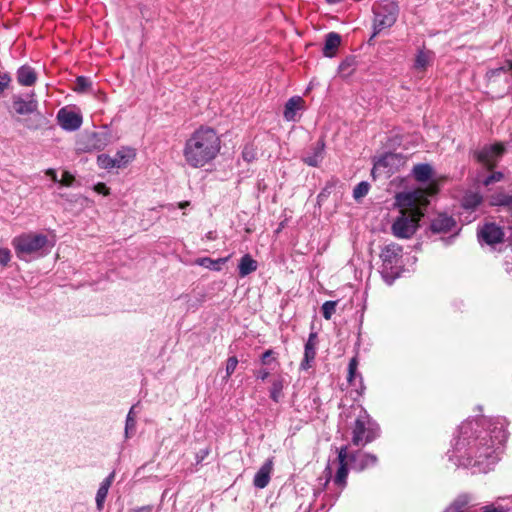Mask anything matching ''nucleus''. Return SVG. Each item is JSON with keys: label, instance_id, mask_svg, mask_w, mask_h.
Wrapping results in <instances>:
<instances>
[{"label": "nucleus", "instance_id": "f257e3e1", "mask_svg": "<svg viewBox=\"0 0 512 512\" xmlns=\"http://www.w3.org/2000/svg\"><path fill=\"white\" fill-rule=\"evenodd\" d=\"M437 192L438 185L436 181H432L425 189L419 188L396 194L394 205L399 208V214L392 223V234L401 239L411 238L417 231L419 221L429 204L428 196Z\"/></svg>", "mask_w": 512, "mask_h": 512}, {"label": "nucleus", "instance_id": "f03ea898", "mask_svg": "<svg viewBox=\"0 0 512 512\" xmlns=\"http://www.w3.org/2000/svg\"><path fill=\"white\" fill-rule=\"evenodd\" d=\"M221 150V139L217 132L208 126H201L186 140L183 157L192 168H202L211 163Z\"/></svg>", "mask_w": 512, "mask_h": 512}, {"label": "nucleus", "instance_id": "7ed1b4c3", "mask_svg": "<svg viewBox=\"0 0 512 512\" xmlns=\"http://www.w3.org/2000/svg\"><path fill=\"white\" fill-rule=\"evenodd\" d=\"M341 418L348 420L354 418L351 426L352 443L356 446H365L378 437L379 427L372 421L367 412L359 404H352L341 413Z\"/></svg>", "mask_w": 512, "mask_h": 512}, {"label": "nucleus", "instance_id": "20e7f679", "mask_svg": "<svg viewBox=\"0 0 512 512\" xmlns=\"http://www.w3.org/2000/svg\"><path fill=\"white\" fill-rule=\"evenodd\" d=\"M347 458L351 462L352 468L358 471H362L367 467L373 466L377 462V457L372 454H366L363 452H357L352 455L347 454V448L343 447L340 449L337 459L333 463H329L326 470L331 474L333 469H336V475L334 478V483L339 486L341 489L346 484L347 478Z\"/></svg>", "mask_w": 512, "mask_h": 512}, {"label": "nucleus", "instance_id": "39448f33", "mask_svg": "<svg viewBox=\"0 0 512 512\" xmlns=\"http://www.w3.org/2000/svg\"><path fill=\"white\" fill-rule=\"evenodd\" d=\"M48 238L44 234L23 233L12 240L16 255L20 259L40 251L47 245Z\"/></svg>", "mask_w": 512, "mask_h": 512}, {"label": "nucleus", "instance_id": "423d86ee", "mask_svg": "<svg viewBox=\"0 0 512 512\" xmlns=\"http://www.w3.org/2000/svg\"><path fill=\"white\" fill-rule=\"evenodd\" d=\"M399 10L398 3L393 0H384L379 5L378 9L374 11L373 37L396 23Z\"/></svg>", "mask_w": 512, "mask_h": 512}, {"label": "nucleus", "instance_id": "0eeeda50", "mask_svg": "<svg viewBox=\"0 0 512 512\" xmlns=\"http://www.w3.org/2000/svg\"><path fill=\"white\" fill-rule=\"evenodd\" d=\"M13 108L16 113L20 115H33L32 118L25 119L23 121L25 127H27L29 130H38L46 124V118L41 112L37 110L38 103L34 99L25 101L20 97H15L13 100Z\"/></svg>", "mask_w": 512, "mask_h": 512}, {"label": "nucleus", "instance_id": "6e6552de", "mask_svg": "<svg viewBox=\"0 0 512 512\" xmlns=\"http://www.w3.org/2000/svg\"><path fill=\"white\" fill-rule=\"evenodd\" d=\"M406 161V158L401 154L387 153L374 163L371 172L372 176L374 179H376L377 176L390 177L404 167Z\"/></svg>", "mask_w": 512, "mask_h": 512}, {"label": "nucleus", "instance_id": "1a4fd4ad", "mask_svg": "<svg viewBox=\"0 0 512 512\" xmlns=\"http://www.w3.org/2000/svg\"><path fill=\"white\" fill-rule=\"evenodd\" d=\"M505 148L502 144L496 143L482 147L477 153L476 157L479 162L488 168L496 165L498 160L502 157Z\"/></svg>", "mask_w": 512, "mask_h": 512}, {"label": "nucleus", "instance_id": "9d476101", "mask_svg": "<svg viewBox=\"0 0 512 512\" xmlns=\"http://www.w3.org/2000/svg\"><path fill=\"white\" fill-rule=\"evenodd\" d=\"M504 231L502 227L492 222L485 223L478 230V239L488 245L501 243L504 239Z\"/></svg>", "mask_w": 512, "mask_h": 512}, {"label": "nucleus", "instance_id": "9b49d317", "mask_svg": "<svg viewBox=\"0 0 512 512\" xmlns=\"http://www.w3.org/2000/svg\"><path fill=\"white\" fill-rule=\"evenodd\" d=\"M57 119L60 126L68 131L77 130L82 124V117L79 114L65 108L58 111Z\"/></svg>", "mask_w": 512, "mask_h": 512}, {"label": "nucleus", "instance_id": "f8f14e48", "mask_svg": "<svg viewBox=\"0 0 512 512\" xmlns=\"http://www.w3.org/2000/svg\"><path fill=\"white\" fill-rule=\"evenodd\" d=\"M318 343L317 332H311L308 341L305 344L304 358L301 361L300 368L308 370L315 363L316 345Z\"/></svg>", "mask_w": 512, "mask_h": 512}, {"label": "nucleus", "instance_id": "ddd939ff", "mask_svg": "<svg viewBox=\"0 0 512 512\" xmlns=\"http://www.w3.org/2000/svg\"><path fill=\"white\" fill-rule=\"evenodd\" d=\"M402 255V247L398 244L391 243L386 245L380 254L385 269H390L398 263Z\"/></svg>", "mask_w": 512, "mask_h": 512}, {"label": "nucleus", "instance_id": "4468645a", "mask_svg": "<svg viewBox=\"0 0 512 512\" xmlns=\"http://www.w3.org/2000/svg\"><path fill=\"white\" fill-rule=\"evenodd\" d=\"M357 367L358 362L357 359L354 357L349 362L347 379L350 386L353 387V391L356 393V396L359 397L363 394L365 387L363 385L362 376L357 373Z\"/></svg>", "mask_w": 512, "mask_h": 512}, {"label": "nucleus", "instance_id": "2eb2a0df", "mask_svg": "<svg viewBox=\"0 0 512 512\" xmlns=\"http://www.w3.org/2000/svg\"><path fill=\"white\" fill-rule=\"evenodd\" d=\"M342 43L341 36L336 32H330L325 36L322 54L326 57L333 58L337 55L338 49Z\"/></svg>", "mask_w": 512, "mask_h": 512}, {"label": "nucleus", "instance_id": "dca6fc26", "mask_svg": "<svg viewBox=\"0 0 512 512\" xmlns=\"http://www.w3.org/2000/svg\"><path fill=\"white\" fill-rule=\"evenodd\" d=\"M305 101L300 96L291 97L284 106L283 116L287 121H296L297 112L304 109Z\"/></svg>", "mask_w": 512, "mask_h": 512}, {"label": "nucleus", "instance_id": "f3484780", "mask_svg": "<svg viewBox=\"0 0 512 512\" xmlns=\"http://www.w3.org/2000/svg\"><path fill=\"white\" fill-rule=\"evenodd\" d=\"M273 470V462L267 460L254 476L253 484L259 489L265 488L270 482V474Z\"/></svg>", "mask_w": 512, "mask_h": 512}, {"label": "nucleus", "instance_id": "a211bd4d", "mask_svg": "<svg viewBox=\"0 0 512 512\" xmlns=\"http://www.w3.org/2000/svg\"><path fill=\"white\" fill-rule=\"evenodd\" d=\"M454 226L455 221L452 217L440 214L432 221L431 229L434 232L441 233L451 231Z\"/></svg>", "mask_w": 512, "mask_h": 512}, {"label": "nucleus", "instance_id": "6ab92c4d", "mask_svg": "<svg viewBox=\"0 0 512 512\" xmlns=\"http://www.w3.org/2000/svg\"><path fill=\"white\" fill-rule=\"evenodd\" d=\"M412 175L418 182H427L433 178L434 171L430 164H417L412 169Z\"/></svg>", "mask_w": 512, "mask_h": 512}, {"label": "nucleus", "instance_id": "aec40b11", "mask_svg": "<svg viewBox=\"0 0 512 512\" xmlns=\"http://www.w3.org/2000/svg\"><path fill=\"white\" fill-rule=\"evenodd\" d=\"M37 80L35 70L30 66H22L17 71V81L23 86H32Z\"/></svg>", "mask_w": 512, "mask_h": 512}, {"label": "nucleus", "instance_id": "412c9836", "mask_svg": "<svg viewBox=\"0 0 512 512\" xmlns=\"http://www.w3.org/2000/svg\"><path fill=\"white\" fill-rule=\"evenodd\" d=\"M433 61V53L431 51L420 50L418 51L413 68L418 73L424 72Z\"/></svg>", "mask_w": 512, "mask_h": 512}, {"label": "nucleus", "instance_id": "4be33fe9", "mask_svg": "<svg viewBox=\"0 0 512 512\" xmlns=\"http://www.w3.org/2000/svg\"><path fill=\"white\" fill-rule=\"evenodd\" d=\"M115 473L112 472L108 477H106L101 483L97 494H96V505L99 510H102L105 499L107 497L108 491L112 482L114 481Z\"/></svg>", "mask_w": 512, "mask_h": 512}, {"label": "nucleus", "instance_id": "5701e85b", "mask_svg": "<svg viewBox=\"0 0 512 512\" xmlns=\"http://www.w3.org/2000/svg\"><path fill=\"white\" fill-rule=\"evenodd\" d=\"M258 268V263L252 258L250 254H245L239 262V276L246 277L247 275L255 272Z\"/></svg>", "mask_w": 512, "mask_h": 512}, {"label": "nucleus", "instance_id": "b1692460", "mask_svg": "<svg viewBox=\"0 0 512 512\" xmlns=\"http://www.w3.org/2000/svg\"><path fill=\"white\" fill-rule=\"evenodd\" d=\"M136 156L135 149L133 148H122L113 157L116 162V168L126 167Z\"/></svg>", "mask_w": 512, "mask_h": 512}, {"label": "nucleus", "instance_id": "393cba45", "mask_svg": "<svg viewBox=\"0 0 512 512\" xmlns=\"http://www.w3.org/2000/svg\"><path fill=\"white\" fill-rule=\"evenodd\" d=\"M229 258L230 256H227L214 260L209 257H201L195 260V264L210 270L220 271L222 269V265H224L229 260Z\"/></svg>", "mask_w": 512, "mask_h": 512}, {"label": "nucleus", "instance_id": "a878e982", "mask_svg": "<svg viewBox=\"0 0 512 512\" xmlns=\"http://www.w3.org/2000/svg\"><path fill=\"white\" fill-rule=\"evenodd\" d=\"M482 196L477 192L469 191L462 199V206L465 210H475L482 202Z\"/></svg>", "mask_w": 512, "mask_h": 512}, {"label": "nucleus", "instance_id": "bb28decb", "mask_svg": "<svg viewBox=\"0 0 512 512\" xmlns=\"http://www.w3.org/2000/svg\"><path fill=\"white\" fill-rule=\"evenodd\" d=\"M490 205L503 206L512 210V195H507L503 192L496 193L490 197Z\"/></svg>", "mask_w": 512, "mask_h": 512}, {"label": "nucleus", "instance_id": "cd10ccee", "mask_svg": "<svg viewBox=\"0 0 512 512\" xmlns=\"http://www.w3.org/2000/svg\"><path fill=\"white\" fill-rule=\"evenodd\" d=\"M370 185L366 181H362L353 190V197L355 200H360L369 192Z\"/></svg>", "mask_w": 512, "mask_h": 512}, {"label": "nucleus", "instance_id": "c85d7f7f", "mask_svg": "<svg viewBox=\"0 0 512 512\" xmlns=\"http://www.w3.org/2000/svg\"><path fill=\"white\" fill-rule=\"evenodd\" d=\"M338 301H326L322 304V315L325 319H331L332 315L336 312Z\"/></svg>", "mask_w": 512, "mask_h": 512}, {"label": "nucleus", "instance_id": "c756f323", "mask_svg": "<svg viewBox=\"0 0 512 512\" xmlns=\"http://www.w3.org/2000/svg\"><path fill=\"white\" fill-rule=\"evenodd\" d=\"M283 384L282 381L277 380L272 383V387L270 390V397L274 402H279L282 397Z\"/></svg>", "mask_w": 512, "mask_h": 512}, {"label": "nucleus", "instance_id": "7c9ffc66", "mask_svg": "<svg viewBox=\"0 0 512 512\" xmlns=\"http://www.w3.org/2000/svg\"><path fill=\"white\" fill-rule=\"evenodd\" d=\"M91 86V82L85 76H78L75 81L74 90L77 92H84Z\"/></svg>", "mask_w": 512, "mask_h": 512}, {"label": "nucleus", "instance_id": "2f4dec72", "mask_svg": "<svg viewBox=\"0 0 512 512\" xmlns=\"http://www.w3.org/2000/svg\"><path fill=\"white\" fill-rule=\"evenodd\" d=\"M98 163L100 167L104 169H112L116 168V162L113 157H110L108 155H99L98 156Z\"/></svg>", "mask_w": 512, "mask_h": 512}, {"label": "nucleus", "instance_id": "473e14b6", "mask_svg": "<svg viewBox=\"0 0 512 512\" xmlns=\"http://www.w3.org/2000/svg\"><path fill=\"white\" fill-rule=\"evenodd\" d=\"M467 505V499L465 497H460L456 499L445 512H461L463 508Z\"/></svg>", "mask_w": 512, "mask_h": 512}, {"label": "nucleus", "instance_id": "72a5a7b5", "mask_svg": "<svg viewBox=\"0 0 512 512\" xmlns=\"http://www.w3.org/2000/svg\"><path fill=\"white\" fill-rule=\"evenodd\" d=\"M352 66H353V60L352 59H345L344 61H342L338 67V72L346 77L348 75H350V73L352 72Z\"/></svg>", "mask_w": 512, "mask_h": 512}, {"label": "nucleus", "instance_id": "f704fd0d", "mask_svg": "<svg viewBox=\"0 0 512 512\" xmlns=\"http://www.w3.org/2000/svg\"><path fill=\"white\" fill-rule=\"evenodd\" d=\"M237 365H238V359L236 356H231L227 359L225 379H228L234 373Z\"/></svg>", "mask_w": 512, "mask_h": 512}, {"label": "nucleus", "instance_id": "c9c22d12", "mask_svg": "<svg viewBox=\"0 0 512 512\" xmlns=\"http://www.w3.org/2000/svg\"><path fill=\"white\" fill-rule=\"evenodd\" d=\"M74 181L75 177L70 172L64 171L61 180H59L58 182H60L62 186L70 187L72 186Z\"/></svg>", "mask_w": 512, "mask_h": 512}, {"label": "nucleus", "instance_id": "e433bc0d", "mask_svg": "<svg viewBox=\"0 0 512 512\" xmlns=\"http://www.w3.org/2000/svg\"><path fill=\"white\" fill-rule=\"evenodd\" d=\"M11 259L10 250L7 248H0V265L6 266Z\"/></svg>", "mask_w": 512, "mask_h": 512}, {"label": "nucleus", "instance_id": "4c0bfd02", "mask_svg": "<svg viewBox=\"0 0 512 512\" xmlns=\"http://www.w3.org/2000/svg\"><path fill=\"white\" fill-rule=\"evenodd\" d=\"M502 179H503V174L501 172H494L491 176L487 177L483 181V184L485 186H488L491 183L501 181Z\"/></svg>", "mask_w": 512, "mask_h": 512}, {"label": "nucleus", "instance_id": "58836bf2", "mask_svg": "<svg viewBox=\"0 0 512 512\" xmlns=\"http://www.w3.org/2000/svg\"><path fill=\"white\" fill-rule=\"evenodd\" d=\"M10 81L11 78L7 73L0 74V95L9 86Z\"/></svg>", "mask_w": 512, "mask_h": 512}, {"label": "nucleus", "instance_id": "ea45409f", "mask_svg": "<svg viewBox=\"0 0 512 512\" xmlns=\"http://www.w3.org/2000/svg\"><path fill=\"white\" fill-rule=\"evenodd\" d=\"M135 424H136V421H135V418L133 417V408H132L129 411V413L127 415V419H126V426H125L126 433H128V431L130 429H134Z\"/></svg>", "mask_w": 512, "mask_h": 512}, {"label": "nucleus", "instance_id": "a19ab883", "mask_svg": "<svg viewBox=\"0 0 512 512\" xmlns=\"http://www.w3.org/2000/svg\"><path fill=\"white\" fill-rule=\"evenodd\" d=\"M94 190L99 193V194H103V195H109L110 191H109V188L106 186L105 183H102V182H99L97 183L95 186H94Z\"/></svg>", "mask_w": 512, "mask_h": 512}, {"label": "nucleus", "instance_id": "79ce46f5", "mask_svg": "<svg viewBox=\"0 0 512 512\" xmlns=\"http://www.w3.org/2000/svg\"><path fill=\"white\" fill-rule=\"evenodd\" d=\"M130 512H153V506L145 505L142 507L133 508L130 510Z\"/></svg>", "mask_w": 512, "mask_h": 512}, {"label": "nucleus", "instance_id": "37998d69", "mask_svg": "<svg viewBox=\"0 0 512 512\" xmlns=\"http://www.w3.org/2000/svg\"><path fill=\"white\" fill-rule=\"evenodd\" d=\"M273 355V351L272 350H267L265 351L263 354H262V357H261V362L262 364L266 365L269 363V358Z\"/></svg>", "mask_w": 512, "mask_h": 512}, {"label": "nucleus", "instance_id": "c03bdc74", "mask_svg": "<svg viewBox=\"0 0 512 512\" xmlns=\"http://www.w3.org/2000/svg\"><path fill=\"white\" fill-rule=\"evenodd\" d=\"M304 162L310 166H317L318 165V160H317V157L314 156V157H308V158H305L304 159Z\"/></svg>", "mask_w": 512, "mask_h": 512}, {"label": "nucleus", "instance_id": "a18cd8bd", "mask_svg": "<svg viewBox=\"0 0 512 512\" xmlns=\"http://www.w3.org/2000/svg\"><path fill=\"white\" fill-rule=\"evenodd\" d=\"M46 175H48L52 179V181H54V182H58L59 181L58 178H57V173H56V171L54 169H48L46 171Z\"/></svg>", "mask_w": 512, "mask_h": 512}, {"label": "nucleus", "instance_id": "49530a36", "mask_svg": "<svg viewBox=\"0 0 512 512\" xmlns=\"http://www.w3.org/2000/svg\"><path fill=\"white\" fill-rule=\"evenodd\" d=\"M256 376L261 380H265L268 378L269 372L267 370H260L257 372Z\"/></svg>", "mask_w": 512, "mask_h": 512}, {"label": "nucleus", "instance_id": "de8ad7c7", "mask_svg": "<svg viewBox=\"0 0 512 512\" xmlns=\"http://www.w3.org/2000/svg\"><path fill=\"white\" fill-rule=\"evenodd\" d=\"M503 71H504V68L501 67V68H498V69H495V70H491L489 72V75H490V77H492V76H495V75H497V74H499V73H501Z\"/></svg>", "mask_w": 512, "mask_h": 512}, {"label": "nucleus", "instance_id": "09e8293b", "mask_svg": "<svg viewBox=\"0 0 512 512\" xmlns=\"http://www.w3.org/2000/svg\"><path fill=\"white\" fill-rule=\"evenodd\" d=\"M189 205H190V202H189V201H182V202H179V203H178V207H179L180 209H184V208L188 207Z\"/></svg>", "mask_w": 512, "mask_h": 512}, {"label": "nucleus", "instance_id": "8fccbe9b", "mask_svg": "<svg viewBox=\"0 0 512 512\" xmlns=\"http://www.w3.org/2000/svg\"><path fill=\"white\" fill-rule=\"evenodd\" d=\"M483 512H501V510L494 507H486Z\"/></svg>", "mask_w": 512, "mask_h": 512}, {"label": "nucleus", "instance_id": "3c124183", "mask_svg": "<svg viewBox=\"0 0 512 512\" xmlns=\"http://www.w3.org/2000/svg\"><path fill=\"white\" fill-rule=\"evenodd\" d=\"M325 1L328 3H338V2H341L342 0H325Z\"/></svg>", "mask_w": 512, "mask_h": 512}, {"label": "nucleus", "instance_id": "603ef678", "mask_svg": "<svg viewBox=\"0 0 512 512\" xmlns=\"http://www.w3.org/2000/svg\"><path fill=\"white\" fill-rule=\"evenodd\" d=\"M314 85H315L314 82L311 81L310 82V86L308 87L307 91L311 90L314 87Z\"/></svg>", "mask_w": 512, "mask_h": 512}, {"label": "nucleus", "instance_id": "864d4df0", "mask_svg": "<svg viewBox=\"0 0 512 512\" xmlns=\"http://www.w3.org/2000/svg\"><path fill=\"white\" fill-rule=\"evenodd\" d=\"M282 227H283V225L281 224V225H280V227L277 229V231H276V232H277V233H279V232H280V230H282Z\"/></svg>", "mask_w": 512, "mask_h": 512}, {"label": "nucleus", "instance_id": "5fc2aeb1", "mask_svg": "<svg viewBox=\"0 0 512 512\" xmlns=\"http://www.w3.org/2000/svg\"><path fill=\"white\" fill-rule=\"evenodd\" d=\"M319 199H320V194L317 195V197H316L317 203L319 202Z\"/></svg>", "mask_w": 512, "mask_h": 512}]
</instances>
